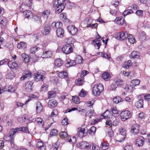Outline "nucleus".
I'll return each instance as SVG.
<instances>
[{
  "label": "nucleus",
  "instance_id": "1",
  "mask_svg": "<svg viewBox=\"0 0 150 150\" xmlns=\"http://www.w3.org/2000/svg\"><path fill=\"white\" fill-rule=\"evenodd\" d=\"M18 131H22L27 133H29L28 129L26 127H23L19 128L16 127L15 129H12L10 130L9 133V137L10 138H11L12 140L13 139L14 137H13V136Z\"/></svg>",
  "mask_w": 150,
  "mask_h": 150
},
{
  "label": "nucleus",
  "instance_id": "2",
  "mask_svg": "<svg viewBox=\"0 0 150 150\" xmlns=\"http://www.w3.org/2000/svg\"><path fill=\"white\" fill-rule=\"evenodd\" d=\"M103 85L100 83H97L94 85L93 87L92 92L93 95L95 96H99L103 90Z\"/></svg>",
  "mask_w": 150,
  "mask_h": 150
},
{
  "label": "nucleus",
  "instance_id": "3",
  "mask_svg": "<svg viewBox=\"0 0 150 150\" xmlns=\"http://www.w3.org/2000/svg\"><path fill=\"white\" fill-rule=\"evenodd\" d=\"M75 40L72 38H68L66 42V54H68L73 52V49L72 45L74 42Z\"/></svg>",
  "mask_w": 150,
  "mask_h": 150
},
{
  "label": "nucleus",
  "instance_id": "4",
  "mask_svg": "<svg viewBox=\"0 0 150 150\" xmlns=\"http://www.w3.org/2000/svg\"><path fill=\"white\" fill-rule=\"evenodd\" d=\"M120 116L122 120L124 121L131 117V112L128 110H125L121 112L120 113Z\"/></svg>",
  "mask_w": 150,
  "mask_h": 150
},
{
  "label": "nucleus",
  "instance_id": "5",
  "mask_svg": "<svg viewBox=\"0 0 150 150\" xmlns=\"http://www.w3.org/2000/svg\"><path fill=\"white\" fill-rule=\"evenodd\" d=\"M128 35L127 32H119L117 34L116 38L120 40H123L127 37Z\"/></svg>",
  "mask_w": 150,
  "mask_h": 150
},
{
  "label": "nucleus",
  "instance_id": "6",
  "mask_svg": "<svg viewBox=\"0 0 150 150\" xmlns=\"http://www.w3.org/2000/svg\"><path fill=\"white\" fill-rule=\"evenodd\" d=\"M77 132L76 135L80 138L86 136L88 134L87 131L85 132V129L81 127L78 128Z\"/></svg>",
  "mask_w": 150,
  "mask_h": 150
},
{
  "label": "nucleus",
  "instance_id": "7",
  "mask_svg": "<svg viewBox=\"0 0 150 150\" xmlns=\"http://www.w3.org/2000/svg\"><path fill=\"white\" fill-rule=\"evenodd\" d=\"M67 30L69 33L72 35H74L78 32V29L75 26L70 25L67 27Z\"/></svg>",
  "mask_w": 150,
  "mask_h": 150
},
{
  "label": "nucleus",
  "instance_id": "8",
  "mask_svg": "<svg viewBox=\"0 0 150 150\" xmlns=\"http://www.w3.org/2000/svg\"><path fill=\"white\" fill-rule=\"evenodd\" d=\"M78 146L81 149H88L91 147V144L89 145L88 143L86 142L83 141L77 144Z\"/></svg>",
  "mask_w": 150,
  "mask_h": 150
},
{
  "label": "nucleus",
  "instance_id": "9",
  "mask_svg": "<svg viewBox=\"0 0 150 150\" xmlns=\"http://www.w3.org/2000/svg\"><path fill=\"white\" fill-rule=\"evenodd\" d=\"M55 6L53 3V7L55 8V11L57 13H59L62 12L65 7V4H58Z\"/></svg>",
  "mask_w": 150,
  "mask_h": 150
},
{
  "label": "nucleus",
  "instance_id": "10",
  "mask_svg": "<svg viewBox=\"0 0 150 150\" xmlns=\"http://www.w3.org/2000/svg\"><path fill=\"white\" fill-rule=\"evenodd\" d=\"M139 125L137 124H134L131 127V132L134 134H137L139 131Z\"/></svg>",
  "mask_w": 150,
  "mask_h": 150
},
{
  "label": "nucleus",
  "instance_id": "11",
  "mask_svg": "<svg viewBox=\"0 0 150 150\" xmlns=\"http://www.w3.org/2000/svg\"><path fill=\"white\" fill-rule=\"evenodd\" d=\"M52 52L49 50H45L43 51L41 57L43 58H50L52 56Z\"/></svg>",
  "mask_w": 150,
  "mask_h": 150
},
{
  "label": "nucleus",
  "instance_id": "12",
  "mask_svg": "<svg viewBox=\"0 0 150 150\" xmlns=\"http://www.w3.org/2000/svg\"><path fill=\"white\" fill-rule=\"evenodd\" d=\"M135 142L137 146L139 147L142 146L144 143V138L141 136L138 137L137 138Z\"/></svg>",
  "mask_w": 150,
  "mask_h": 150
},
{
  "label": "nucleus",
  "instance_id": "13",
  "mask_svg": "<svg viewBox=\"0 0 150 150\" xmlns=\"http://www.w3.org/2000/svg\"><path fill=\"white\" fill-rule=\"evenodd\" d=\"M8 66L12 69H18V64L15 62L12 61H10L8 62Z\"/></svg>",
  "mask_w": 150,
  "mask_h": 150
},
{
  "label": "nucleus",
  "instance_id": "14",
  "mask_svg": "<svg viewBox=\"0 0 150 150\" xmlns=\"http://www.w3.org/2000/svg\"><path fill=\"white\" fill-rule=\"evenodd\" d=\"M15 91V88L12 86L6 85L4 88V91H8L9 92H13Z\"/></svg>",
  "mask_w": 150,
  "mask_h": 150
},
{
  "label": "nucleus",
  "instance_id": "15",
  "mask_svg": "<svg viewBox=\"0 0 150 150\" xmlns=\"http://www.w3.org/2000/svg\"><path fill=\"white\" fill-rule=\"evenodd\" d=\"M62 25V23L60 22H54L52 23L51 26L53 28L57 29L61 28Z\"/></svg>",
  "mask_w": 150,
  "mask_h": 150
},
{
  "label": "nucleus",
  "instance_id": "16",
  "mask_svg": "<svg viewBox=\"0 0 150 150\" xmlns=\"http://www.w3.org/2000/svg\"><path fill=\"white\" fill-rule=\"evenodd\" d=\"M37 144L36 146L37 148L38 149H41V148L42 149H44L45 146V144H44L42 141L40 139H37Z\"/></svg>",
  "mask_w": 150,
  "mask_h": 150
},
{
  "label": "nucleus",
  "instance_id": "17",
  "mask_svg": "<svg viewBox=\"0 0 150 150\" xmlns=\"http://www.w3.org/2000/svg\"><path fill=\"white\" fill-rule=\"evenodd\" d=\"M23 13L25 18H32L33 17V13L30 11L26 10L23 12Z\"/></svg>",
  "mask_w": 150,
  "mask_h": 150
},
{
  "label": "nucleus",
  "instance_id": "18",
  "mask_svg": "<svg viewBox=\"0 0 150 150\" xmlns=\"http://www.w3.org/2000/svg\"><path fill=\"white\" fill-rule=\"evenodd\" d=\"M134 88L133 86L130 83L126 85L125 88V90L127 92L130 93L133 91L134 90Z\"/></svg>",
  "mask_w": 150,
  "mask_h": 150
},
{
  "label": "nucleus",
  "instance_id": "19",
  "mask_svg": "<svg viewBox=\"0 0 150 150\" xmlns=\"http://www.w3.org/2000/svg\"><path fill=\"white\" fill-rule=\"evenodd\" d=\"M76 65V62L70 59L66 60V67H71Z\"/></svg>",
  "mask_w": 150,
  "mask_h": 150
},
{
  "label": "nucleus",
  "instance_id": "20",
  "mask_svg": "<svg viewBox=\"0 0 150 150\" xmlns=\"http://www.w3.org/2000/svg\"><path fill=\"white\" fill-rule=\"evenodd\" d=\"M57 103L56 101L53 99L50 100L48 102V106L50 108L54 107L57 106Z\"/></svg>",
  "mask_w": 150,
  "mask_h": 150
},
{
  "label": "nucleus",
  "instance_id": "21",
  "mask_svg": "<svg viewBox=\"0 0 150 150\" xmlns=\"http://www.w3.org/2000/svg\"><path fill=\"white\" fill-rule=\"evenodd\" d=\"M33 77L35 80L37 81H39L41 80L42 81L43 80L42 75L37 73L34 74Z\"/></svg>",
  "mask_w": 150,
  "mask_h": 150
},
{
  "label": "nucleus",
  "instance_id": "22",
  "mask_svg": "<svg viewBox=\"0 0 150 150\" xmlns=\"http://www.w3.org/2000/svg\"><path fill=\"white\" fill-rule=\"evenodd\" d=\"M43 107L41 103L38 101L36 103V109L37 112L40 113L42 110Z\"/></svg>",
  "mask_w": 150,
  "mask_h": 150
},
{
  "label": "nucleus",
  "instance_id": "23",
  "mask_svg": "<svg viewBox=\"0 0 150 150\" xmlns=\"http://www.w3.org/2000/svg\"><path fill=\"white\" fill-rule=\"evenodd\" d=\"M56 33L58 37H63L64 34V30L61 28L57 29L56 30Z\"/></svg>",
  "mask_w": 150,
  "mask_h": 150
},
{
  "label": "nucleus",
  "instance_id": "24",
  "mask_svg": "<svg viewBox=\"0 0 150 150\" xmlns=\"http://www.w3.org/2000/svg\"><path fill=\"white\" fill-rule=\"evenodd\" d=\"M33 83L31 81L28 82L25 84L26 89L28 92L31 91L32 89V86Z\"/></svg>",
  "mask_w": 150,
  "mask_h": 150
},
{
  "label": "nucleus",
  "instance_id": "25",
  "mask_svg": "<svg viewBox=\"0 0 150 150\" xmlns=\"http://www.w3.org/2000/svg\"><path fill=\"white\" fill-rule=\"evenodd\" d=\"M104 119H110L112 117V116L113 115L112 112L111 111H109L108 110H106L105 112L104 113Z\"/></svg>",
  "mask_w": 150,
  "mask_h": 150
},
{
  "label": "nucleus",
  "instance_id": "26",
  "mask_svg": "<svg viewBox=\"0 0 150 150\" xmlns=\"http://www.w3.org/2000/svg\"><path fill=\"white\" fill-rule=\"evenodd\" d=\"M50 28L49 27H45L42 30L41 33L43 35H48L50 33Z\"/></svg>",
  "mask_w": 150,
  "mask_h": 150
},
{
  "label": "nucleus",
  "instance_id": "27",
  "mask_svg": "<svg viewBox=\"0 0 150 150\" xmlns=\"http://www.w3.org/2000/svg\"><path fill=\"white\" fill-rule=\"evenodd\" d=\"M92 23V21L91 19H89L88 22V24L87 25V28L92 27L93 28H96L98 26L97 23H95L93 24H91V23Z\"/></svg>",
  "mask_w": 150,
  "mask_h": 150
},
{
  "label": "nucleus",
  "instance_id": "28",
  "mask_svg": "<svg viewBox=\"0 0 150 150\" xmlns=\"http://www.w3.org/2000/svg\"><path fill=\"white\" fill-rule=\"evenodd\" d=\"M115 22L119 25H122L124 22V19L121 17L116 18L115 20Z\"/></svg>",
  "mask_w": 150,
  "mask_h": 150
},
{
  "label": "nucleus",
  "instance_id": "29",
  "mask_svg": "<svg viewBox=\"0 0 150 150\" xmlns=\"http://www.w3.org/2000/svg\"><path fill=\"white\" fill-rule=\"evenodd\" d=\"M63 61L60 59L57 58L55 60L54 64L55 66L59 67L63 64Z\"/></svg>",
  "mask_w": 150,
  "mask_h": 150
},
{
  "label": "nucleus",
  "instance_id": "30",
  "mask_svg": "<svg viewBox=\"0 0 150 150\" xmlns=\"http://www.w3.org/2000/svg\"><path fill=\"white\" fill-rule=\"evenodd\" d=\"M50 14V10H46L42 12V17L45 20H47Z\"/></svg>",
  "mask_w": 150,
  "mask_h": 150
},
{
  "label": "nucleus",
  "instance_id": "31",
  "mask_svg": "<svg viewBox=\"0 0 150 150\" xmlns=\"http://www.w3.org/2000/svg\"><path fill=\"white\" fill-rule=\"evenodd\" d=\"M110 75L107 72H105L102 75L101 77L104 80L108 81L110 79Z\"/></svg>",
  "mask_w": 150,
  "mask_h": 150
},
{
  "label": "nucleus",
  "instance_id": "32",
  "mask_svg": "<svg viewBox=\"0 0 150 150\" xmlns=\"http://www.w3.org/2000/svg\"><path fill=\"white\" fill-rule=\"evenodd\" d=\"M32 74L31 71H29L28 73L26 74L25 75H23L21 78V80H23L26 78L29 79L32 76Z\"/></svg>",
  "mask_w": 150,
  "mask_h": 150
},
{
  "label": "nucleus",
  "instance_id": "33",
  "mask_svg": "<svg viewBox=\"0 0 150 150\" xmlns=\"http://www.w3.org/2000/svg\"><path fill=\"white\" fill-rule=\"evenodd\" d=\"M139 40L141 41H143L146 39V35L144 32H142L139 33Z\"/></svg>",
  "mask_w": 150,
  "mask_h": 150
},
{
  "label": "nucleus",
  "instance_id": "34",
  "mask_svg": "<svg viewBox=\"0 0 150 150\" xmlns=\"http://www.w3.org/2000/svg\"><path fill=\"white\" fill-rule=\"evenodd\" d=\"M15 77V74L13 71H11L10 72H8L6 75V79H12Z\"/></svg>",
  "mask_w": 150,
  "mask_h": 150
},
{
  "label": "nucleus",
  "instance_id": "35",
  "mask_svg": "<svg viewBox=\"0 0 150 150\" xmlns=\"http://www.w3.org/2000/svg\"><path fill=\"white\" fill-rule=\"evenodd\" d=\"M135 105L138 108H142L143 105V100L142 99L139 100L136 102Z\"/></svg>",
  "mask_w": 150,
  "mask_h": 150
},
{
  "label": "nucleus",
  "instance_id": "36",
  "mask_svg": "<svg viewBox=\"0 0 150 150\" xmlns=\"http://www.w3.org/2000/svg\"><path fill=\"white\" fill-rule=\"evenodd\" d=\"M126 136L119 134L116 138V141L120 142H122L124 141Z\"/></svg>",
  "mask_w": 150,
  "mask_h": 150
},
{
  "label": "nucleus",
  "instance_id": "37",
  "mask_svg": "<svg viewBox=\"0 0 150 150\" xmlns=\"http://www.w3.org/2000/svg\"><path fill=\"white\" fill-rule=\"evenodd\" d=\"M109 146L108 143L104 142L101 144L100 148L103 150H106L109 148Z\"/></svg>",
  "mask_w": 150,
  "mask_h": 150
},
{
  "label": "nucleus",
  "instance_id": "38",
  "mask_svg": "<svg viewBox=\"0 0 150 150\" xmlns=\"http://www.w3.org/2000/svg\"><path fill=\"white\" fill-rule=\"evenodd\" d=\"M66 6L69 9H71L74 6V4L69 0H66Z\"/></svg>",
  "mask_w": 150,
  "mask_h": 150
},
{
  "label": "nucleus",
  "instance_id": "39",
  "mask_svg": "<svg viewBox=\"0 0 150 150\" xmlns=\"http://www.w3.org/2000/svg\"><path fill=\"white\" fill-rule=\"evenodd\" d=\"M39 45H38L37 46L33 47L31 48L30 52L32 54H35L36 51H38L40 49Z\"/></svg>",
  "mask_w": 150,
  "mask_h": 150
},
{
  "label": "nucleus",
  "instance_id": "40",
  "mask_svg": "<svg viewBox=\"0 0 150 150\" xmlns=\"http://www.w3.org/2000/svg\"><path fill=\"white\" fill-rule=\"evenodd\" d=\"M75 61L76 63L81 64L83 63V59L79 55H77Z\"/></svg>",
  "mask_w": 150,
  "mask_h": 150
},
{
  "label": "nucleus",
  "instance_id": "41",
  "mask_svg": "<svg viewBox=\"0 0 150 150\" xmlns=\"http://www.w3.org/2000/svg\"><path fill=\"white\" fill-rule=\"evenodd\" d=\"M127 39L129 42L131 44H133L135 42V40L134 38L130 34L127 36Z\"/></svg>",
  "mask_w": 150,
  "mask_h": 150
},
{
  "label": "nucleus",
  "instance_id": "42",
  "mask_svg": "<svg viewBox=\"0 0 150 150\" xmlns=\"http://www.w3.org/2000/svg\"><path fill=\"white\" fill-rule=\"evenodd\" d=\"M26 47V44L23 42L19 43L17 45V47L19 49H24Z\"/></svg>",
  "mask_w": 150,
  "mask_h": 150
},
{
  "label": "nucleus",
  "instance_id": "43",
  "mask_svg": "<svg viewBox=\"0 0 150 150\" xmlns=\"http://www.w3.org/2000/svg\"><path fill=\"white\" fill-rule=\"evenodd\" d=\"M139 53L137 51H133L131 54V57L132 58H138L139 57Z\"/></svg>",
  "mask_w": 150,
  "mask_h": 150
},
{
  "label": "nucleus",
  "instance_id": "44",
  "mask_svg": "<svg viewBox=\"0 0 150 150\" xmlns=\"http://www.w3.org/2000/svg\"><path fill=\"white\" fill-rule=\"evenodd\" d=\"M140 82L139 79H135L132 80L131 83L133 86H135L139 85Z\"/></svg>",
  "mask_w": 150,
  "mask_h": 150
},
{
  "label": "nucleus",
  "instance_id": "45",
  "mask_svg": "<svg viewBox=\"0 0 150 150\" xmlns=\"http://www.w3.org/2000/svg\"><path fill=\"white\" fill-rule=\"evenodd\" d=\"M97 55L98 56L99 55V57L100 56L102 57L108 59L110 58V56L109 55H108V54H103V53L101 52H99L97 53Z\"/></svg>",
  "mask_w": 150,
  "mask_h": 150
},
{
  "label": "nucleus",
  "instance_id": "46",
  "mask_svg": "<svg viewBox=\"0 0 150 150\" xmlns=\"http://www.w3.org/2000/svg\"><path fill=\"white\" fill-rule=\"evenodd\" d=\"M65 0H55L54 3L55 6L58 4H64Z\"/></svg>",
  "mask_w": 150,
  "mask_h": 150
},
{
  "label": "nucleus",
  "instance_id": "47",
  "mask_svg": "<svg viewBox=\"0 0 150 150\" xmlns=\"http://www.w3.org/2000/svg\"><path fill=\"white\" fill-rule=\"evenodd\" d=\"M132 64L131 61L129 60L127 62H125L124 63L123 65V67L127 68L131 66Z\"/></svg>",
  "mask_w": 150,
  "mask_h": 150
},
{
  "label": "nucleus",
  "instance_id": "48",
  "mask_svg": "<svg viewBox=\"0 0 150 150\" xmlns=\"http://www.w3.org/2000/svg\"><path fill=\"white\" fill-rule=\"evenodd\" d=\"M94 111L93 109H90L89 110H88L87 112L85 114L86 116L88 115V116L91 117V116H93L94 114Z\"/></svg>",
  "mask_w": 150,
  "mask_h": 150
},
{
  "label": "nucleus",
  "instance_id": "49",
  "mask_svg": "<svg viewBox=\"0 0 150 150\" xmlns=\"http://www.w3.org/2000/svg\"><path fill=\"white\" fill-rule=\"evenodd\" d=\"M122 98L119 96H116L113 99L114 103H117L122 101Z\"/></svg>",
  "mask_w": 150,
  "mask_h": 150
},
{
  "label": "nucleus",
  "instance_id": "50",
  "mask_svg": "<svg viewBox=\"0 0 150 150\" xmlns=\"http://www.w3.org/2000/svg\"><path fill=\"white\" fill-rule=\"evenodd\" d=\"M6 48L8 51H11L13 49V44H11L8 43L5 46Z\"/></svg>",
  "mask_w": 150,
  "mask_h": 150
},
{
  "label": "nucleus",
  "instance_id": "51",
  "mask_svg": "<svg viewBox=\"0 0 150 150\" xmlns=\"http://www.w3.org/2000/svg\"><path fill=\"white\" fill-rule=\"evenodd\" d=\"M83 79L82 78H79L76 81V85L79 86H81L83 85L84 83Z\"/></svg>",
  "mask_w": 150,
  "mask_h": 150
},
{
  "label": "nucleus",
  "instance_id": "52",
  "mask_svg": "<svg viewBox=\"0 0 150 150\" xmlns=\"http://www.w3.org/2000/svg\"><path fill=\"white\" fill-rule=\"evenodd\" d=\"M56 91H50L48 92V97L49 98H52L54 97L55 96Z\"/></svg>",
  "mask_w": 150,
  "mask_h": 150
},
{
  "label": "nucleus",
  "instance_id": "53",
  "mask_svg": "<svg viewBox=\"0 0 150 150\" xmlns=\"http://www.w3.org/2000/svg\"><path fill=\"white\" fill-rule=\"evenodd\" d=\"M88 94L87 92L83 89H82L79 94V96L81 97H84L87 95Z\"/></svg>",
  "mask_w": 150,
  "mask_h": 150
},
{
  "label": "nucleus",
  "instance_id": "54",
  "mask_svg": "<svg viewBox=\"0 0 150 150\" xmlns=\"http://www.w3.org/2000/svg\"><path fill=\"white\" fill-rule=\"evenodd\" d=\"M72 101L76 104L79 103L80 101L78 96L74 97L72 98Z\"/></svg>",
  "mask_w": 150,
  "mask_h": 150
},
{
  "label": "nucleus",
  "instance_id": "55",
  "mask_svg": "<svg viewBox=\"0 0 150 150\" xmlns=\"http://www.w3.org/2000/svg\"><path fill=\"white\" fill-rule=\"evenodd\" d=\"M96 130V127L94 126H92L88 130V133L91 135H93L95 134Z\"/></svg>",
  "mask_w": 150,
  "mask_h": 150
},
{
  "label": "nucleus",
  "instance_id": "56",
  "mask_svg": "<svg viewBox=\"0 0 150 150\" xmlns=\"http://www.w3.org/2000/svg\"><path fill=\"white\" fill-rule=\"evenodd\" d=\"M67 140L68 142H72V143H74L76 142V137H72V138L71 137H69L67 138Z\"/></svg>",
  "mask_w": 150,
  "mask_h": 150
},
{
  "label": "nucleus",
  "instance_id": "57",
  "mask_svg": "<svg viewBox=\"0 0 150 150\" xmlns=\"http://www.w3.org/2000/svg\"><path fill=\"white\" fill-rule=\"evenodd\" d=\"M114 82L117 86L122 85L123 84V81L120 79H115Z\"/></svg>",
  "mask_w": 150,
  "mask_h": 150
},
{
  "label": "nucleus",
  "instance_id": "58",
  "mask_svg": "<svg viewBox=\"0 0 150 150\" xmlns=\"http://www.w3.org/2000/svg\"><path fill=\"white\" fill-rule=\"evenodd\" d=\"M119 134L126 136V131L125 128H121L119 129Z\"/></svg>",
  "mask_w": 150,
  "mask_h": 150
},
{
  "label": "nucleus",
  "instance_id": "59",
  "mask_svg": "<svg viewBox=\"0 0 150 150\" xmlns=\"http://www.w3.org/2000/svg\"><path fill=\"white\" fill-rule=\"evenodd\" d=\"M6 23V19L5 17L3 16H0V24H3Z\"/></svg>",
  "mask_w": 150,
  "mask_h": 150
},
{
  "label": "nucleus",
  "instance_id": "60",
  "mask_svg": "<svg viewBox=\"0 0 150 150\" xmlns=\"http://www.w3.org/2000/svg\"><path fill=\"white\" fill-rule=\"evenodd\" d=\"M101 40V37L98 34L97 36H96V39L94 40L92 42H100V41Z\"/></svg>",
  "mask_w": 150,
  "mask_h": 150
},
{
  "label": "nucleus",
  "instance_id": "61",
  "mask_svg": "<svg viewBox=\"0 0 150 150\" xmlns=\"http://www.w3.org/2000/svg\"><path fill=\"white\" fill-rule=\"evenodd\" d=\"M59 136L61 139H64L66 138V132H61L59 133Z\"/></svg>",
  "mask_w": 150,
  "mask_h": 150
},
{
  "label": "nucleus",
  "instance_id": "62",
  "mask_svg": "<svg viewBox=\"0 0 150 150\" xmlns=\"http://www.w3.org/2000/svg\"><path fill=\"white\" fill-rule=\"evenodd\" d=\"M92 44L94 45L95 47L97 49H99L101 45L100 42H92Z\"/></svg>",
  "mask_w": 150,
  "mask_h": 150
},
{
  "label": "nucleus",
  "instance_id": "63",
  "mask_svg": "<svg viewBox=\"0 0 150 150\" xmlns=\"http://www.w3.org/2000/svg\"><path fill=\"white\" fill-rule=\"evenodd\" d=\"M58 114V112L57 110L54 109L53 110L51 113V116L52 117H55Z\"/></svg>",
  "mask_w": 150,
  "mask_h": 150
},
{
  "label": "nucleus",
  "instance_id": "64",
  "mask_svg": "<svg viewBox=\"0 0 150 150\" xmlns=\"http://www.w3.org/2000/svg\"><path fill=\"white\" fill-rule=\"evenodd\" d=\"M137 15L140 17H141L143 15V11L142 10H138L135 12Z\"/></svg>",
  "mask_w": 150,
  "mask_h": 150
}]
</instances>
